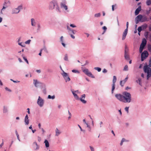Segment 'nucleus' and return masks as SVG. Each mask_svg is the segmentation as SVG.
Segmentation results:
<instances>
[{
  "label": "nucleus",
  "mask_w": 151,
  "mask_h": 151,
  "mask_svg": "<svg viewBox=\"0 0 151 151\" xmlns=\"http://www.w3.org/2000/svg\"><path fill=\"white\" fill-rule=\"evenodd\" d=\"M123 103H129L131 101V96L130 93L127 91L123 93Z\"/></svg>",
  "instance_id": "f257e3e1"
},
{
  "label": "nucleus",
  "mask_w": 151,
  "mask_h": 151,
  "mask_svg": "<svg viewBox=\"0 0 151 151\" xmlns=\"http://www.w3.org/2000/svg\"><path fill=\"white\" fill-rule=\"evenodd\" d=\"M61 2L60 4V8L65 12H69V10L67 5V2L66 0H60Z\"/></svg>",
  "instance_id": "f03ea898"
},
{
  "label": "nucleus",
  "mask_w": 151,
  "mask_h": 151,
  "mask_svg": "<svg viewBox=\"0 0 151 151\" xmlns=\"http://www.w3.org/2000/svg\"><path fill=\"white\" fill-rule=\"evenodd\" d=\"M151 67H143V70L147 75V80H148L151 77Z\"/></svg>",
  "instance_id": "7ed1b4c3"
},
{
  "label": "nucleus",
  "mask_w": 151,
  "mask_h": 151,
  "mask_svg": "<svg viewBox=\"0 0 151 151\" xmlns=\"http://www.w3.org/2000/svg\"><path fill=\"white\" fill-rule=\"evenodd\" d=\"M60 68L62 70V72L60 73L62 76L65 81L67 82L70 81V79L69 76L68 74L64 71L61 68V67H60Z\"/></svg>",
  "instance_id": "20e7f679"
},
{
  "label": "nucleus",
  "mask_w": 151,
  "mask_h": 151,
  "mask_svg": "<svg viewBox=\"0 0 151 151\" xmlns=\"http://www.w3.org/2000/svg\"><path fill=\"white\" fill-rule=\"evenodd\" d=\"M82 70L83 72L88 76L92 78H95V77L92 75L91 72L87 69L82 68Z\"/></svg>",
  "instance_id": "39448f33"
},
{
  "label": "nucleus",
  "mask_w": 151,
  "mask_h": 151,
  "mask_svg": "<svg viewBox=\"0 0 151 151\" xmlns=\"http://www.w3.org/2000/svg\"><path fill=\"white\" fill-rule=\"evenodd\" d=\"M52 1L53 9L55 8L57 12H61V10L58 4L57 1L56 0H52Z\"/></svg>",
  "instance_id": "423d86ee"
},
{
  "label": "nucleus",
  "mask_w": 151,
  "mask_h": 151,
  "mask_svg": "<svg viewBox=\"0 0 151 151\" xmlns=\"http://www.w3.org/2000/svg\"><path fill=\"white\" fill-rule=\"evenodd\" d=\"M22 9V6H19L17 8L13 9L12 10L11 13L12 14H17Z\"/></svg>",
  "instance_id": "0eeeda50"
},
{
  "label": "nucleus",
  "mask_w": 151,
  "mask_h": 151,
  "mask_svg": "<svg viewBox=\"0 0 151 151\" xmlns=\"http://www.w3.org/2000/svg\"><path fill=\"white\" fill-rule=\"evenodd\" d=\"M44 101L43 99H42L40 96L38 97V98L37 101V104L40 107H42L44 104Z\"/></svg>",
  "instance_id": "6e6552de"
},
{
  "label": "nucleus",
  "mask_w": 151,
  "mask_h": 151,
  "mask_svg": "<svg viewBox=\"0 0 151 151\" xmlns=\"http://www.w3.org/2000/svg\"><path fill=\"white\" fill-rule=\"evenodd\" d=\"M148 53L147 51L145 50L143 51L141 54V60L143 61L148 56Z\"/></svg>",
  "instance_id": "1a4fd4ad"
},
{
  "label": "nucleus",
  "mask_w": 151,
  "mask_h": 151,
  "mask_svg": "<svg viewBox=\"0 0 151 151\" xmlns=\"http://www.w3.org/2000/svg\"><path fill=\"white\" fill-rule=\"evenodd\" d=\"M115 97L119 101L123 102V95L117 93L115 95Z\"/></svg>",
  "instance_id": "9d476101"
},
{
  "label": "nucleus",
  "mask_w": 151,
  "mask_h": 151,
  "mask_svg": "<svg viewBox=\"0 0 151 151\" xmlns=\"http://www.w3.org/2000/svg\"><path fill=\"white\" fill-rule=\"evenodd\" d=\"M40 145H38L36 142H34L32 144V147L35 150H38L39 149Z\"/></svg>",
  "instance_id": "9b49d317"
},
{
  "label": "nucleus",
  "mask_w": 151,
  "mask_h": 151,
  "mask_svg": "<svg viewBox=\"0 0 151 151\" xmlns=\"http://www.w3.org/2000/svg\"><path fill=\"white\" fill-rule=\"evenodd\" d=\"M142 15L139 14L135 18L136 23L137 24L139 22H141Z\"/></svg>",
  "instance_id": "f8f14e48"
},
{
  "label": "nucleus",
  "mask_w": 151,
  "mask_h": 151,
  "mask_svg": "<svg viewBox=\"0 0 151 151\" xmlns=\"http://www.w3.org/2000/svg\"><path fill=\"white\" fill-rule=\"evenodd\" d=\"M41 84V83L39 81L37 80H33V84L35 87L37 88Z\"/></svg>",
  "instance_id": "ddd939ff"
},
{
  "label": "nucleus",
  "mask_w": 151,
  "mask_h": 151,
  "mask_svg": "<svg viewBox=\"0 0 151 151\" xmlns=\"http://www.w3.org/2000/svg\"><path fill=\"white\" fill-rule=\"evenodd\" d=\"M67 29L69 30V33L70 37L72 39H74L75 38V36L72 34V32L74 31V30L71 29L68 26L67 27Z\"/></svg>",
  "instance_id": "4468645a"
},
{
  "label": "nucleus",
  "mask_w": 151,
  "mask_h": 151,
  "mask_svg": "<svg viewBox=\"0 0 151 151\" xmlns=\"http://www.w3.org/2000/svg\"><path fill=\"white\" fill-rule=\"evenodd\" d=\"M31 25L32 27H35L37 24L36 21L34 18L31 19Z\"/></svg>",
  "instance_id": "2eb2a0df"
},
{
  "label": "nucleus",
  "mask_w": 151,
  "mask_h": 151,
  "mask_svg": "<svg viewBox=\"0 0 151 151\" xmlns=\"http://www.w3.org/2000/svg\"><path fill=\"white\" fill-rule=\"evenodd\" d=\"M10 1L9 0H7L4 2V3L3 4V6L7 8L10 5Z\"/></svg>",
  "instance_id": "dca6fc26"
},
{
  "label": "nucleus",
  "mask_w": 151,
  "mask_h": 151,
  "mask_svg": "<svg viewBox=\"0 0 151 151\" xmlns=\"http://www.w3.org/2000/svg\"><path fill=\"white\" fill-rule=\"evenodd\" d=\"M24 122L25 125H28L29 124V120L27 114L25 117Z\"/></svg>",
  "instance_id": "f3484780"
},
{
  "label": "nucleus",
  "mask_w": 151,
  "mask_h": 151,
  "mask_svg": "<svg viewBox=\"0 0 151 151\" xmlns=\"http://www.w3.org/2000/svg\"><path fill=\"white\" fill-rule=\"evenodd\" d=\"M85 96V94H83L81 96V97L80 99V101L83 104H86V101L84 100Z\"/></svg>",
  "instance_id": "a211bd4d"
},
{
  "label": "nucleus",
  "mask_w": 151,
  "mask_h": 151,
  "mask_svg": "<svg viewBox=\"0 0 151 151\" xmlns=\"http://www.w3.org/2000/svg\"><path fill=\"white\" fill-rule=\"evenodd\" d=\"M141 10V6H139L135 10V15H137L140 11Z\"/></svg>",
  "instance_id": "6ab92c4d"
},
{
  "label": "nucleus",
  "mask_w": 151,
  "mask_h": 151,
  "mask_svg": "<svg viewBox=\"0 0 151 151\" xmlns=\"http://www.w3.org/2000/svg\"><path fill=\"white\" fill-rule=\"evenodd\" d=\"M7 8L6 7L3 6L2 8L1 9L0 11V14L1 15H4L6 9Z\"/></svg>",
  "instance_id": "aec40b11"
},
{
  "label": "nucleus",
  "mask_w": 151,
  "mask_h": 151,
  "mask_svg": "<svg viewBox=\"0 0 151 151\" xmlns=\"http://www.w3.org/2000/svg\"><path fill=\"white\" fill-rule=\"evenodd\" d=\"M149 21V19L147 17L145 16H143L142 15V21L141 22H143Z\"/></svg>",
  "instance_id": "412c9836"
},
{
  "label": "nucleus",
  "mask_w": 151,
  "mask_h": 151,
  "mask_svg": "<svg viewBox=\"0 0 151 151\" xmlns=\"http://www.w3.org/2000/svg\"><path fill=\"white\" fill-rule=\"evenodd\" d=\"M128 32V30L127 29H125L124 32L123 33V34L122 35V40H124L126 37L127 34Z\"/></svg>",
  "instance_id": "4be33fe9"
},
{
  "label": "nucleus",
  "mask_w": 151,
  "mask_h": 151,
  "mask_svg": "<svg viewBox=\"0 0 151 151\" xmlns=\"http://www.w3.org/2000/svg\"><path fill=\"white\" fill-rule=\"evenodd\" d=\"M55 136H58L61 133V132L57 128H56L55 130Z\"/></svg>",
  "instance_id": "5701e85b"
},
{
  "label": "nucleus",
  "mask_w": 151,
  "mask_h": 151,
  "mask_svg": "<svg viewBox=\"0 0 151 151\" xmlns=\"http://www.w3.org/2000/svg\"><path fill=\"white\" fill-rule=\"evenodd\" d=\"M48 8L50 10H52L54 9L52 0L50 2Z\"/></svg>",
  "instance_id": "b1692460"
},
{
  "label": "nucleus",
  "mask_w": 151,
  "mask_h": 151,
  "mask_svg": "<svg viewBox=\"0 0 151 151\" xmlns=\"http://www.w3.org/2000/svg\"><path fill=\"white\" fill-rule=\"evenodd\" d=\"M8 112V109L7 106H3V113H6Z\"/></svg>",
  "instance_id": "393cba45"
},
{
  "label": "nucleus",
  "mask_w": 151,
  "mask_h": 151,
  "mask_svg": "<svg viewBox=\"0 0 151 151\" xmlns=\"http://www.w3.org/2000/svg\"><path fill=\"white\" fill-rule=\"evenodd\" d=\"M129 142V140H127L124 138H122V139L121 141V142L120 143V145L121 146H122L123 145V143L124 142Z\"/></svg>",
  "instance_id": "a878e982"
},
{
  "label": "nucleus",
  "mask_w": 151,
  "mask_h": 151,
  "mask_svg": "<svg viewBox=\"0 0 151 151\" xmlns=\"http://www.w3.org/2000/svg\"><path fill=\"white\" fill-rule=\"evenodd\" d=\"M124 57L127 60L129 59V56L128 55L127 52L126 51V50L125 51Z\"/></svg>",
  "instance_id": "bb28decb"
},
{
  "label": "nucleus",
  "mask_w": 151,
  "mask_h": 151,
  "mask_svg": "<svg viewBox=\"0 0 151 151\" xmlns=\"http://www.w3.org/2000/svg\"><path fill=\"white\" fill-rule=\"evenodd\" d=\"M44 143L45 144V146L46 148H47L49 147V142L47 139H45V140Z\"/></svg>",
  "instance_id": "cd10ccee"
},
{
  "label": "nucleus",
  "mask_w": 151,
  "mask_h": 151,
  "mask_svg": "<svg viewBox=\"0 0 151 151\" xmlns=\"http://www.w3.org/2000/svg\"><path fill=\"white\" fill-rule=\"evenodd\" d=\"M72 93L74 97L77 99H79V98L78 95L76 94L75 93L74 91H72Z\"/></svg>",
  "instance_id": "c85d7f7f"
},
{
  "label": "nucleus",
  "mask_w": 151,
  "mask_h": 151,
  "mask_svg": "<svg viewBox=\"0 0 151 151\" xmlns=\"http://www.w3.org/2000/svg\"><path fill=\"white\" fill-rule=\"evenodd\" d=\"M147 43V41L145 39H143L142 42L141 43V45H143L145 46Z\"/></svg>",
  "instance_id": "c756f323"
},
{
  "label": "nucleus",
  "mask_w": 151,
  "mask_h": 151,
  "mask_svg": "<svg viewBox=\"0 0 151 151\" xmlns=\"http://www.w3.org/2000/svg\"><path fill=\"white\" fill-rule=\"evenodd\" d=\"M136 82L137 83H138L139 84L140 86H142V79L141 78H138V80L136 81Z\"/></svg>",
  "instance_id": "7c9ffc66"
},
{
  "label": "nucleus",
  "mask_w": 151,
  "mask_h": 151,
  "mask_svg": "<svg viewBox=\"0 0 151 151\" xmlns=\"http://www.w3.org/2000/svg\"><path fill=\"white\" fill-rule=\"evenodd\" d=\"M145 46L140 45L139 49V51L140 53H141L145 47Z\"/></svg>",
  "instance_id": "2f4dec72"
},
{
  "label": "nucleus",
  "mask_w": 151,
  "mask_h": 151,
  "mask_svg": "<svg viewBox=\"0 0 151 151\" xmlns=\"http://www.w3.org/2000/svg\"><path fill=\"white\" fill-rule=\"evenodd\" d=\"M64 60L65 61H68V55L66 54L64 55Z\"/></svg>",
  "instance_id": "473e14b6"
},
{
  "label": "nucleus",
  "mask_w": 151,
  "mask_h": 151,
  "mask_svg": "<svg viewBox=\"0 0 151 151\" xmlns=\"http://www.w3.org/2000/svg\"><path fill=\"white\" fill-rule=\"evenodd\" d=\"M47 98L48 99H51L53 100L55 98V95H53L52 96L50 95H48L47 97Z\"/></svg>",
  "instance_id": "72a5a7b5"
},
{
  "label": "nucleus",
  "mask_w": 151,
  "mask_h": 151,
  "mask_svg": "<svg viewBox=\"0 0 151 151\" xmlns=\"http://www.w3.org/2000/svg\"><path fill=\"white\" fill-rule=\"evenodd\" d=\"M117 80L116 77L115 76H113V78L112 80V84H115Z\"/></svg>",
  "instance_id": "f704fd0d"
},
{
  "label": "nucleus",
  "mask_w": 151,
  "mask_h": 151,
  "mask_svg": "<svg viewBox=\"0 0 151 151\" xmlns=\"http://www.w3.org/2000/svg\"><path fill=\"white\" fill-rule=\"evenodd\" d=\"M115 88V84H112V85L111 93H113Z\"/></svg>",
  "instance_id": "c9c22d12"
},
{
  "label": "nucleus",
  "mask_w": 151,
  "mask_h": 151,
  "mask_svg": "<svg viewBox=\"0 0 151 151\" xmlns=\"http://www.w3.org/2000/svg\"><path fill=\"white\" fill-rule=\"evenodd\" d=\"M101 16V14L100 13H98L95 14L94 17L95 18L99 17Z\"/></svg>",
  "instance_id": "e433bc0d"
},
{
  "label": "nucleus",
  "mask_w": 151,
  "mask_h": 151,
  "mask_svg": "<svg viewBox=\"0 0 151 151\" xmlns=\"http://www.w3.org/2000/svg\"><path fill=\"white\" fill-rule=\"evenodd\" d=\"M40 86H41V88L42 89L46 88V85L44 83H41V84Z\"/></svg>",
  "instance_id": "4c0bfd02"
},
{
  "label": "nucleus",
  "mask_w": 151,
  "mask_h": 151,
  "mask_svg": "<svg viewBox=\"0 0 151 151\" xmlns=\"http://www.w3.org/2000/svg\"><path fill=\"white\" fill-rule=\"evenodd\" d=\"M141 27L142 28V29L144 30L147 28V24H145L142 25Z\"/></svg>",
  "instance_id": "58836bf2"
},
{
  "label": "nucleus",
  "mask_w": 151,
  "mask_h": 151,
  "mask_svg": "<svg viewBox=\"0 0 151 151\" xmlns=\"http://www.w3.org/2000/svg\"><path fill=\"white\" fill-rule=\"evenodd\" d=\"M146 3L147 5L150 6L151 4V0H147Z\"/></svg>",
  "instance_id": "ea45409f"
},
{
  "label": "nucleus",
  "mask_w": 151,
  "mask_h": 151,
  "mask_svg": "<svg viewBox=\"0 0 151 151\" xmlns=\"http://www.w3.org/2000/svg\"><path fill=\"white\" fill-rule=\"evenodd\" d=\"M18 44L22 47H24L25 46V44L22 42H19L18 43Z\"/></svg>",
  "instance_id": "a19ab883"
},
{
  "label": "nucleus",
  "mask_w": 151,
  "mask_h": 151,
  "mask_svg": "<svg viewBox=\"0 0 151 151\" xmlns=\"http://www.w3.org/2000/svg\"><path fill=\"white\" fill-rule=\"evenodd\" d=\"M151 11V9L150 8H149L148 9H147L146 10V13L147 14H149L150 13Z\"/></svg>",
  "instance_id": "79ce46f5"
},
{
  "label": "nucleus",
  "mask_w": 151,
  "mask_h": 151,
  "mask_svg": "<svg viewBox=\"0 0 151 151\" xmlns=\"http://www.w3.org/2000/svg\"><path fill=\"white\" fill-rule=\"evenodd\" d=\"M78 127H79V128H80V130L81 131L83 132L84 133L86 131L85 130L82 129L81 127V126L79 124H78Z\"/></svg>",
  "instance_id": "37998d69"
},
{
  "label": "nucleus",
  "mask_w": 151,
  "mask_h": 151,
  "mask_svg": "<svg viewBox=\"0 0 151 151\" xmlns=\"http://www.w3.org/2000/svg\"><path fill=\"white\" fill-rule=\"evenodd\" d=\"M15 133H16V135L17 137V139H18L19 141H20V139H19V134H18V132L17 131V130L16 131H15Z\"/></svg>",
  "instance_id": "c03bdc74"
},
{
  "label": "nucleus",
  "mask_w": 151,
  "mask_h": 151,
  "mask_svg": "<svg viewBox=\"0 0 151 151\" xmlns=\"http://www.w3.org/2000/svg\"><path fill=\"white\" fill-rule=\"evenodd\" d=\"M68 113L69 116L68 117V119L69 120L71 118V116H72V115H71V113L69 111V110H68Z\"/></svg>",
  "instance_id": "a18cd8bd"
},
{
  "label": "nucleus",
  "mask_w": 151,
  "mask_h": 151,
  "mask_svg": "<svg viewBox=\"0 0 151 151\" xmlns=\"http://www.w3.org/2000/svg\"><path fill=\"white\" fill-rule=\"evenodd\" d=\"M142 67H139V68H135L134 69V71L136 73H137L139 71L138 69L141 68Z\"/></svg>",
  "instance_id": "49530a36"
},
{
  "label": "nucleus",
  "mask_w": 151,
  "mask_h": 151,
  "mask_svg": "<svg viewBox=\"0 0 151 151\" xmlns=\"http://www.w3.org/2000/svg\"><path fill=\"white\" fill-rule=\"evenodd\" d=\"M143 29L141 26L139 27L137 29L138 31L139 32H140Z\"/></svg>",
  "instance_id": "de8ad7c7"
},
{
  "label": "nucleus",
  "mask_w": 151,
  "mask_h": 151,
  "mask_svg": "<svg viewBox=\"0 0 151 151\" xmlns=\"http://www.w3.org/2000/svg\"><path fill=\"white\" fill-rule=\"evenodd\" d=\"M94 69L97 70L98 72H100L101 71V69L99 67H95Z\"/></svg>",
  "instance_id": "09e8293b"
},
{
  "label": "nucleus",
  "mask_w": 151,
  "mask_h": 151,
  "mask_svg": "<svg viewBox=\"0 0 151 151\" xmlns=\"http://www.w3.org/2000/svg\"><path fill=\"white\" fill-rule=\"evenodd\" d=\"M72 71L73 73H79V71L78 70H72Z\"/></svg>",
  "instance_id": "8fccbe9b"
},
{
  "label": "nucleus",
  "mask_w": 151,
  "mask_h": 151,
  "mask_svg": "<svg viewBox=\"0 0 151 151\" xmlns=\"http://www.w3.org/2000/svg\"><path fill=\"white\" fill-rule=\"evenodd\" d=\"M150 64L149 65H145L143 66H151V58L150 59ZM139 66H142V64H140Z\"/></svg>",
  "instance_id": "3c124183"
},
{
  "label": "nucleus",
  "mask_w": 151,
  "mask_h": 151,
  "mask_svg": "<svg viewBox=\"0 0 151 151\" xmlns=\"http://www.w3.org/2000/svg\"><path fill=\"white\" fill-rule=\"evenodd\" d=\"M89 61H86L85 62V63L84 64V65H82V66H83L84 65H89Z\"/></svg>",
  "instance_id": "603ef678"
},
{
  "label": "nucleus",
  "mask_w": 151,
  "mask_h": 151,
  "mask_svg": "<svg viewBox=\"0 0 151 151\" xmlns=\"http://www.w3.org/2000/svg\"><path fill=\"white\" fill-rule=\"evenodd\" d=\"M31 40H29L25 42V43L27 44H29Z\"/></svg>",
  "instance_id": "864d4df0"
},
{
  "label": "nucleus",
  "mask_w": 151,
  "mask_h": 151,
  "mask_svg": "<svg viewBox=\"0 0 151 151\" xmlns=\"http://www.w3.org/2000/svg\"><path fill=\"white\" fill-rule=\"evenodd\" d=\"M42 91L43 93L44 94H46V93L47 91H46V88H45L44 89V88L43 89H42Z\"/></svg>",
  "instance_id": "5fc2aeb1"
},
{
  "label": "nucleus",
  "mask_w": 151,
  "mask_h": 151,
  "mask_svg": "<svg viewBox=\"0 0 151 151\" xmlns=\"http://www.w3.org/2000/svg\"><path fill=\"white\" fill-rule=\"evenodd\" d=\"M5 89L6 91H8L9 92H12V90L11 89H9V88H8V87H5Z\"/></svg>",
  "instance_id": "6e6d98bb"
},
{
  "label": "nucleus",
  "mask_w": 151,
  "mask_h": 151,
  "mask_svg": "<svg viewBox=\"0 0 151 151\" xmlns=\"http://www.w3.org/2000/svg\"><path fill=\"white\" fill-rule=\"evenodd\" d=\"M128 79V77L127 76V77L125 78L123 81V82H124V83H125L127 81V79Z\"/></svg>",
  "instance_id": "4d7b16f0"
},
{
  "label": "nucleus",
  "mask_w": 151,
  "mask_h": 151,
  "mask_svg": "<svg viewBox=\"0 0 151 151\" xmlns=\"http://www.w3.org/2000/svg\"><path fill=\"white\" fill-rule=\"evenodd\" d=\"M128 70V67H124L123 70L124 71H127Z\"/></svg>",
  "instance_id": "13d9d810"
},
{
  "label": "nucleus",
  "mask_w": 151,
  "mask_h": 151,
  "mask_svg": "<svg viewBox=\"0 0 151 151\" xmlns=\"http://www.w3.org/2000/svg\"><path fill=\"white\" fill-rule=\"evenodd\" d=\"M70 26L73 28H75L76 27V26L73 24H70Z\"/></svg>",
  "instance_id": "bf43d9fd"
},
{
  "label": "nucleus",
  "mask_w": 151,
  "mask_h": 151,
  "mask_svg": "<svg viewBox=\"0 0 151 151\" xmlns=\"http://www.w3.org/2000/svg\"><path fill=\"white\" fill-rule=\"evenodd\" d=\"M63 38V36H61L60 37V41L61 43L64 42Z\"/></svg>",
  "instance_id": "052dcab7"
},
{
  "label": "nucleus",
  "mask_w": 151,
  "mask_h": 151,
  "mask_svg": "<svg viewBox=\"0 0 151 151\" xmlns=\"http://www.w3.org/2000/svg\"><path fill=\"white\" fill-rule=\"evenodd\" d=\"M129 107H126L125 108V111L127 112V113L129 112Z\"/></svg>",
  "instance_id": "680f3d73"
},
{
  "label": "nucleus",
  "mask_w": 151,
  "mask_h": 151,
  "mask_svg": "<svg viewBox=\"0 0 151 151\" xmlns=\"http://www.w3.org/2000/svg\"><path fill=\"white\" fill-rule=\"evenodd\" d=\"M124 84V82H123V81H120V84L122 86H123Z\"/></svg>",
  "instance_id": "e2e57ef3"
},
{
  "label": "nucleus",
  "mask_w": 151,
  "mask_h": 151,
  "mask_svg": "<svg viewBox=\"0 0 151 151\" xmlns=\"http://www.w3.org/2000/svg\"><path fill=\"white\" fill-rule=\"evenodd\" d=\"M102 29L104 30V32H105L107 29V28L105 26H104L102 27Z\"/></svg>",
  "instance_id": "0e129e2a"
},
{
  "label": "nucleus",
  "mask_w": 151,
  "mask_h": 151,
  "mask_svg": "<svg viewBox=\"0 0 151 151\" xmlns=\"http://www.w3.org/2000/svg\"><path fill=\"white\" fill-rule=\"evenodd\" d=\"M148 50L150 51H151V45H148Z\"/></svg>",
  "instance_id": "69168bd1"
},
{
  "label": "nucleus",
  "mask_w": 151,
  "mask_h": 151,
  "mask_svg": "<svg viewBox=\"0 0 151 151\" xmlns=\"http://www.w3.org/2000/svg\"><path fill=\"white\" fill-rule=\"evenodd\" d=\"M37 139L39 142H40L41 141V138L39 136L37 137Z\"/></svg>",
  "instance_id": "338daca9"
},
{
  "label": "nucleus",
  "mask_w": 151,
  "mask_h": 151,
  "mask_svg": "<svg viewBox=\"0 0 151 151\" xmlns=\"http://www.w3.org/2000/svg\"><path fill=\"white\" fill-rule=\"evenodd\" d=\"M148 38L149 39V40L151 42V33L149 35V36L148 37Z\"/></svg>",
  "instance_id": "774afa93"
}]
</instances>
